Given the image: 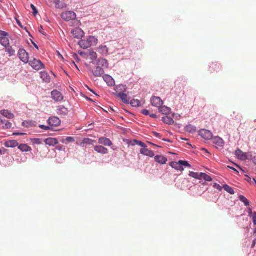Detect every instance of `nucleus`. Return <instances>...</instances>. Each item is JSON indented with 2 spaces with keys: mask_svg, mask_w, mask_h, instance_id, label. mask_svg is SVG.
Returning a JSON list of instances; mask_svg holds the SVG:
<instances>
[{
  "mask_svg": "<svg viewBox=\"0 0 256 256\" xmlns=\"http://www.w3.org/2000/svg\"><path fill=\"white\" fill-rule=\"evenodd\" d=\"M252 162L256 164V156H254L253 158H252Z\"/></svg>",
  "mask_w": 256,
  "mask_h": 256,
  "instance_id": "nucleus-58",
  "label": "nucleus"
},
{
  "mask_svg": "<svg viewBox=\"0 0 256 256\" xmlns=\"http://www.w3.org/2000/svg\"><path fill=\"white\" fill-rule=\"evenodd\" d=\"M94 75L96 77H100L102 76L104 73V68H102L100 66H98L96 68L92 71Z\"/></svg>",
  "mask_w": 256,
  "mask_h": 256,
  "instance_id": "nucleus-13",
  "label": "nucleus"
},
{
  "mask_svg": "<svg viewBox=\"0 0 256 256\" xmlns=\"http://www.w3.org/2000/svg\"><path fill=\"white\" fill-rule=\"evenodd\" d=\"M98 53L102 56H107L108 54L109 48L105 45H100L97 49Z\"/></svg>",
  "mask_w": 256,
  "mask_h": 256,
  "instance_id": "nucleus-10",
  "label": "nucleus"
},
{
  "mask_svg": "<svg viewBox=\"0 0 256 256\" xmlns=\"http://www.w3.org/2000/svg\"><path fill=\"white\" fill-rule=\"evenodd\" d=\"M162 120L164 123L168 124H172L174 123V120L170 116H164L162 118Z\"/></svg>",
  "mask_w": 256,
  "mask_h": 256,
  "instance_id": "nucleus-31",
  "label": "nucleus"
},
{
  "mask_svg": "<svg viewBox=\"0 0 256 256\" xmlns=\"http://www.w3.org/2000/svg\"><path fill=\"white\" fill-rule=\"evenodd\" d=\"M253 213H254V212H252V209H250V208L248 209V215H249L250 216H251L252 214H253Z\"/></svg>",
  "mask_w": 256,
  "mask_h": 256,
  "instance_id": "nucleus-57",
  "label": "nucleus"
},
{
  "mask_svg": "<svg viewBox=\"0 0 256 256\" xmlns=\"http://www.w3.org/2000/svg\"><path fill=\"white\" fill-rule=\"evenodd\" d=\"M6 52L9 54L10 56H14L15 54V50L10 46L6 48Z\"/></svg>",
  "mask_w": 256,
  "mask_h": 256,
  "instance_id": "nucleus-43",
  "label": "nucleus"
},
{
  "mask_svg": "<svg viewBox=\"0 0 256 256\" xmlns=\"http://www.w3.org/2000/svg\"><path fill=\"white\" fill-rule=\"evenodd\" d=\"M130 104L132 106L138 107L140 104V102L138 100H132L130 101Z\"/></svg>",
  "mask_w": 256,
  "mask_h": 256,
  "instance_id": "nucleus-37",
  "label": "nucleus"
},
{
  "mask_svg": "<svg viewBox=\"0 0 256 256\" xmlns=\"http://www.w3.org/2000/svg\"><path fill=\"white\" fill-rule=\"evenodd\" d=\"M0 114L8 119H12L14 118V114L10 112L8 110H2L0 111Z\"/></svg>",
  "mask_w": 256,
  "mask_h": 256,
  "instance_id": "nucleus-25",
  "label": "nucleus"
},
{
  "mask_svg": "<svg viewBox=\"0 0 256 256\" xmlns=\"http://www.w3.org/2000/svg\"><path fill=\"white\" fill-rule=\"evenodd\" d=\"M202 179H204V180L207 181V182L212 181V178H211V177L210 176H208V174H206L205 173H202V177H201V180Z\"/></svg>",
  "mask_w": 256,
  "mask_h": 256,
  "instance_id": "nucleus-38",
  "label": "nucleus"
},
{
  "mask_svg": "<svg viewBox=\"0 0 256 256\" xmlns=\"http://www.w3.org/2000/svg\"><path fill=\"white\" fill-rule=\"evenodd\" d=\"M48 123L51 126H58L60 125L61 121L57 117H52L48 119Z\"/></svg>",
  "mask_w": 256,
  "mask_h": 256,
  "instance_id": "nucleus-9",
  "label": "nucleus"
},
{
  "mask_svg": "<svg viewBox=\"0 0 256 256\" xmlns=\"http://www.w3.org/2000/svg\"><path fill=\"white\" fill-rule=\"evenodd\" d=\"M32 44H34V47H35L36 49H38V46L36 44H34V42H32Z\"/></svg>",
  "mask_w": 256,
  "mask_h": 256,
  "instance_id": "nucleus-61",
  "label": "nucleus"
},
{
  "mask_svg": "<svg viewBox=\"0 0 256 256\" xmlns=\"http://www.w3.org/2000/svg\"><path fill=\"white\" fill-rule=\"evenodd\" d=\"M19 58L24 63L28 62V54L24 49H20L18 51Z\"/></svg>",
  "mask_w": 256,
  "mask_h": 256,
  "instance_id": "nucleus-4",
  "label": "nucleus"
},
{
  "mask_svg": "<svg viewBox=\"0 0 256 256\" xmlns=\"http://www.w3.org/2000/svg\"><path fill=\"white\" fill-rule=\"evenodd\" d=\"M39 128L46 130H50L51 129L50 126H45L44 125H40Z\"/></svg>",
  "mask_w": 256,
  "mask_h": 256,
  "instance_id": "nucleus-49",
  "label": "nucleus"
},
{
  "mask_svg": "<svg viewBox=\"0 0 256 256\" xmlns=\"http://www.w3.org/2000/svg\"><path fill=\"white\" fill-rule=\"evenodd\" d=\"M246 177H247V178H246V181H248V182H252L251 181V178H250V177H249V176H246Z\"/></svg>",
  "mask_w": 256,
  "mask_h": 256,
  "instance_id": "nucleus-60",
  "label": "nucleus"
},
{
  "mask_svg": "<svg viewBox=\"0 0 256 256\" xmlns=\"http://www.w3.org/2000/svg\"><path fill=\"white\" fill-rule=\"evenodd\" d=\"M235 154L239 159H240L242 160H244L248 158V156H246V154L243 152L242 150H240L239 149L236 150Z\"/></svg>",
  "mask_w": 256,
  "mask_h": 256,
  "instance_id": "nucleus-15",
  "label": "nucleus"
},
{
  "mask_svg": "<svg viewBox=\"0 0 256 256\" xmlns=\"http://www.w3.org/2000/svg\"><path fill=\"white\" fill-rule=\"evenodd\" d=\"M126 86H124V85H120L118 86H117L116 87V90H118L119 89L120 90H122V88H124Z\"/></svg>",
  "mask_w": 256,
  "mask_h": 256,
  "instance_id": "nucleus-53",
  "label": "nucleus"
},
{
  "mask_svg": "<svg viewBox=\"0 0 256 256\" xmlns=\"http://www.w3.org/2000/svg\"><path fill=\"white\" fill-rule=\"evenodd\" d=\"M72 36L77 38L82 37L84 35V32L82 29L80 28H76L72 30Z\"/></svg>",
  "mask_w": 256,
  "mask_h": 256,
  "instance_id": "nucleus-11",
  "label": "nucleus"
},
{
  "mask_svg": "<svg viewBox=\"0 0 256 256\" xmlns=\"http://www.w3.org/2000/svg\"><path fill=\"white\" fill-rule=\"evenodd\" d=\"M150 102L153 106L157 108H160L163 104L162 100L158 96H152L151 98Z\"/></svg>",
  "mask_w": 256,
  "mask_h": 256,
  "instance_id": "nucleus-7",
  "label": "nucleus"
},
{
  "mask_svg": "<svg viewBox=\"0 0 256 256\" xmlns=\"http://www.w3.org/2000/svg\"><path fill=\"white\" fill-rule=\"evenodd\" d=\"M0 123L3 125L2 128L6 129L10 128L12 126V124L10 122L6 120H0Z\"/></svg>",
  "mask_w": 256,
  "mask_h": 256,
  "instance_id": "nucleus-30",
  "label": "nucleus"
},
{
  "mask_svg": "<svg viewBox=\"0 0 256 256\" xmlns=\"http://www.w3.org/2000/svg\"><path fill=\"white\" fill-rule=\"evenodd\" d=\"M223 188L224 189V190H226L228 193H229L231 194H234V189L232 187L230 186H228L227 184L224 185Z\"/></svg>",
  "mask_w": 256,
  "mask_h": 256,
  "instance_id": "nucleus-34",
  "label": "nucleus"
},
{
  "mask_svg": "<svg viewBox=\"0 0 256 256\" xmlns=\"http://www.w3.org/2000/svg\"><path fill=\"white\" fill-rule=\"evenodd\" d=\"M18 148L23 152H28L32 150V148L27 144H20Z\"/></svg>",
  "mask_w": 256,
  "mask_h": 256,
  "instance_id": "nucleus-28",
  "label": "nucleus"
},
{
  "mask_svg": "<svg viewBox=\"0 0 256 256\" xmlns=\"http://www.w3.org/2000/svg\"><path fill=\"white\" fill-rule=\"evenodd\" d=\"M150 116L151 118H157V116H156V114H150Z\"/></svg>",
  "mask_w": 256,
  "mask_h": 256,
  "instance_id": "nucleus-59",
  "label": "nucleus"
},
{
  "mask_svg": "<svg viewBox=\"0 0 256 256\" xmlns=\"http://www.w3.org/2000/svg\"><path fill=\"white\" fill-rule=\"evenodd\" d=\"M0 35L2 36L6 37V36L8 35V34L6 32L0 31Z\"/></svg>",
  "mask_w": 256,
  "mask_h": 256,
  "instance_id": "nucleus-52",
  "label": "nucleus"
},
{
  "mask_svg": "<svg viewBox=\"0 0 256 256\" xmlns=\"http://www.w3.org/2000/svg\"><path fill=\"white\" fill-rule=\"evenodd\" d=\"M39 32H40L43 35H45V34L44 32V28H43L42 26H40V28H39Z\"/></svg>",
  "mask_w": 256,
  "mask_h": 256,
  "instance_id": "nucleus-55",
  "label": "nucleus"
},
{
  "mask_svg": "<svg viewBox=\"0 0 256 256\" xmlns=\"http://www.w3.org/2000/svg\"><path fill=\"white\" fill-rule=\"evenodd\" d=\"M140 152L141 154H142L143 155H144V156H149L150 158H152L154 156V152L152 150L148 149L147 147H145L144 148H141L140 150Z\"/></svg>",
  "mask_w": 256,
  "mask_h": 256,
  "instance_id": "nucleus-12",
  "label": "nucleus"
},
{
  "mask_svg": "<svg viewBox=\"0 0 256 256\" xmlns=\"http://www.w3.org/2000/svg\"><path fill=\"white\" fill-rule=\"evenodd\" d=\"M0 43L4 46L6 47L9 44V40L7 37H0Z\"/></svg>",
  "mask_w": 256,
  "mask_h": 256,
  "instance_id": "nucleus-32",
  "label": "nucleus"
},
{
  "mask_svg": "<svg viewBox=\"0 0 256 256\" xmlns=\"http://www.w3.org/2000/svg\"><path fill=\"white\" fill-rule=\"evenodd\" d=\"M56 149L58 150H65V148H64L63 146H62V145H58V146L56 147Z\"/></svg>",
  "mask_w": 256,
  "mask_h": 256,
  "instance_id": "nucleus-50",
  "label": "nucleus"
},
{
  "mask_svg": "<svg viewBox=\"0 0 256 256\" xmlns=\"http://www.w3.org/2000/svg\"><path fill=\"white\" fill-rule=\"evenodd\" d=\"M202 150L205 151V152H207L208 154H209V153L208 152V150H207L206 149L204 148H202Z\"/></svg>",
  "mask_w": 256,
  "mask_h": 256,
  "instance_id": "nucleus-63",
  "label": "nucleus"
},
{
  "mask_svg": "<svg viewBox=\"0 0 256 256\" xmlns=\"http://www.w3.org/2000/svg\"><path fill=\"white\" fill-rule=\"evenodd\" d=\"M221 69V66L218 62H212L210 66V72L211 73L217 72Z\"/></svg>",
  "mask_w": 256,
  "mask_h": 256,
  "instance_id": "nucleus-8",
  "label": "nucleus"
},
{
  "mask_svg": "<svg viewBox=\"0 0 256 256\" xmlns=\"http://www.w3.org/2000/svg\"><path fill=\"white\" fill-rule=\"evenodd\" d=\"M212 143L218 146L222 147L224 144V142L222 138L220 137H215L212 139Z\"/></svg>",
  "mask_w": 256,
  "mask_h": 256,
  "instance_id": "nucleus-17",
  "label": "nucleus"
},
{
  "mask_svg": "<svg viewBox=\"0 0 256 256\" xmlns=\"http://www.w3.org/2000/svg\"><path fill=\"white\" fill-rule=\"evenodd\" d=\"M136 144H138L140 146H142V148H144L145 147H147L146 144L142 142L138 141V140H134L133 142H132V145L134 146Z\"/></svg>",
  "mask_w": 256,
  "mask_h": 256,
  "instance_id": "nucleus-36",
  "label": "nucleus"
},
{
  "mask_svg": "<svg viewBox=\"0 0 256 256\" xmlns=\"http://www.w3.org/2000/svg\"><path fill=\"white\" fill-rule=\"evenodd\" d=\"M252 182H254V183L256 184V178H253Z\"/></svg>",
  "mask_w": 256,
  "mask_h": 256,
  "instance_id": "nucleus-64",
  "label": "nucleus"
},
{
  "mask_svg": "<svg viewBox=\"0 0 256 256\" xmlns=\"http://www.w3.org/2000/svg\"><path fill=\"white\" fill-rule=\"evenodd\" d=\"M40 78L46 82H50V76L46 72H42L40 74Z\"/></svg>",
  "mask_w": 256,
  "mask_h": 256,
  "instance_id": "nucleus-24",
  "label": "nucleus"
},
{
  "mask_svg": "<svg viewBox=\"0 0 256 256\" xmlns=\"http://www.w3.org/2000/svg\"><path fill=\"white\" fill-rule=\"evenodd\" d=\"M199 134L202 138L205 140H210L212 138V132L206 130H200L199 131Z\"/></svg>",
  "mask_w": 256,
  "mask_h": 256,
  "instance_id": "nucleus-5",
  "label": "nucleus"
},
{
  "mask_svg": "<svg viewBox=\"0 0 256 256\" xmlns=\"http://www.w3.org/2000/svg\"><path fill=\"white\" fill-rule=\"evenodd\" d=\"M94 150L98 153L101 154H106L108 153V150L102 146H94Z\"/></svg>",
  "mask_w": 256,
  "mask_h": 256,
  "instance_id": "nucleus-20",
  "label": "nucleus"
},
{
  "mask_svg": "<svg viewBox=\"0 0 256 256\" xmlns=\"http://www.w3.org/2000/svg\"><path fill=\"white\" fill-rule=\"evenodd\" d=\"M202 172L198 173L193 172H190L189 176L197 180H201Z\"/></svg>",
  "mask_w": 256,
  "mask_h": 256,
  "instance_id": "nucleus-33",
  "label": "nucleus"
},
{
  "mask_svg": "<svg viewBox=\"0 0 256 256\" xmlns=\"http://www.w3.org/2000/svg\"><path fill=\"white\" fill-rule=\"evenodd\" d=\"M95 140L90 138H84L82 144H93L95 142Z\"/></svg>",
  "mask_w": 256,
  "mask_h": 256,
  "instance_id": "nucleus-39",
  "label": "nucleus"
},
{
  "mask_svg": "<svg viewBox=\"0 0 256 256\" xmlns=\"http://www.w3.org/2000/svg\"><path fill=\"white\" fill-rule=\"evenodd\" d=\"M89 54L90 58L92 60H95L98 58L96 53L94 51L90 52Z\"/></svg>",
  "mask_w": 256,
  "mask_h": 256,
  "instance_id": "nucleus-42",
  "label": "nucleus"
},
{
  "mask_svg": "<svg viewBox=\"0 0 256 256\" xmlns=\"http://www.w3.org/2000/svg\"><path fill=\"white\" fill-rule=\"evenodd\" d=\"M251 217L252 218L253 223L254 225H256V212H254L252 214L251 216Z\"/></svg>",
  "mask_w": 256,
  "mask_h": 256,
  "instance_id": "nucleus-48",
  "label": "nucleus"
},
{
  "mask_svg": "<svg viewBox=\"0 0 256 256\" xmlns=\"http://www.w3.org/2000/svg\"><path fill=\"white\" fill-rule=\"evenodd\" d=\"M4 146L6 148H16L18 146V143L16 140H12L6 142L4 143Z\"/></svg>",
  "mask_w": 256,
  "mask_h": 256,
  "instance_id": "nucleus-23",
  "label": "nucleus"
},
{
  "mask_svg": "<svg viewBox=\"0 0 256 256\" xmlns=\"http://www.w3.org/2000/svg\"><path fill=\"white\" fill-rule=\"evenodd\" d=\"M16 22H17L18 24L20 26H22V25H21V23H20V22L18 20H16Z\"/></svg>",
  "mask_w": 256,
  "mask_h": 256,
  "instance_id": "nucleus-62",
  "label": "nucleus"
},
{
  "mask_svg": "<svg viewBox=\"0 0 256 256\" xmlns=\"http://www.w3.org/2000/svg\"><path fill=\"white\" fill-rule=\"evenodd\" d=\"M98 143L106 146H112V143L111 140L106 138L102 137L98 139Z\"/></svg>",
  "mask_w": 256,
  "mask_h": 256,
  "instance_id": "nucleus-14",
  "label": "nucleus"
},
{
  "mask_svg": "<svg viewBox=\"0 0 256 256\" xmlns=\"http://www.w3.org/2000/svg\"><path fill=\"white\" fill-rule=\"evenodd\" d=\"M153 134L155 136H156L157 138H161V136H160V134H159V133H158L156 132H153Z\"/></svg>",
  "mask_w": 256,
  "mask_h": 256,
  "instance_id": "nucleus-54",
  "label": "nucleus"
},
{
  "mask_svg": "<svg viewBox=\"0 0 256 256\" xmlns=\"http://www.w3.org/2000/svg\"><path fill=\"white\" fill-rule=\"evenodd\" d=\"M46 144L49 146H54L58 144V140L56 138H48L44 140Z\"/></svg>",
  "mask_w": 256,
  "mask_h": 256,
  "instance_id": "nucleus-18",
  "label": "nucleus"
},
{
  "mask_svg": "<svg viewBox=\"0 0 256 256\" xmlns=\"http://www.w3.org/2000/svg\"><path fill=\"white\" fill-rule=\"evenodd\" d=\"M98 66H101L102 68H107L108 67V60L104 58H100L98 61Z\"/></svg>",
  "mask_w": 256,
  "mask_h": 256,
  "instance_id": "nucleus-21",
  "label": "nucleus"
},
{
  "mask_svg": "<svg viewBox=\"0 0 256 256\" xmlns=\"http://www.w3.org/2000/svg\"><path fill=\"white\" fill-rule=\"evenodd\" d=\"M30 7L33 10L32 14H34V16H36L37 14L38 13V12L36 8V6L33 4H30Z\"/></svg>",
  "mask_w": 256,
  "mask_h": 256,
  "instance_id": "nucleus-47",
  "label": "nucleus"
},
{
  "mask_svg": "<svg viewBox=\"0 0 256 256\" xmlns=\"http://www.w3.org/2000/svg\"><path fill=\"white\" fill-rule=\"evenodd\" d=\"M170 166L174 168L180 170L181 172L183 171L184 170L183 167H182L180 164H179V162H172L170 164Z\"/></svg>",
  "mask_w": 256,
  "mask_h": 256,
  "instance_id": "nucleus-27",
  "label": "nucleus"
},
{
  "mask_svg": "<svg viewBox=\"0 0 256 256\" xmlns=\"http://www.w3.org/2000/svg\"><path fill=\"white\" fill-rule=\"evenodd\" d=\"M239 199L242 202H244V205L246 206H248L250 205L249 201L244 196H242V195L240 196Z\"/></svg>",
  "mask_w": 256,
  "mask_h": 256,
  "instance_id": "nucleus-35",
  "label": "nucleus"
},
{
  "mask_svg": "<svg viewBox=\"0 0 256 256\" xmlns=\"http://www.w3.org/2000/svg\"><path fill=\"white\" fill-rule=\"evenodd\" d=\"M75 142V140L73 137H67L65 140H61L62 142L64 143L65 142Z\"/></svg>",
  "mask_w": 256,
  "mask_h": 256,
  "instance_id": "nucleus-45",
  "label": "nucleus"
},
{
  "mask_svg": "<svg viewBox=\"0 0 256 256\" xmlns=\"http://www.w3.org/2000/svg\"><path fill=\"white\" fill-rule=\"evenodd\" d=\"M52 97L56 102H61L64 96L60 92L57 90H54L51 92Z\"/></svg>",
  "mask_w": 256,
  "mask_h": 256,
  "instance_id": "nucleus-6",
  "label": "nucleus"
},
{
  "mask_svg": "<svg viewBox=\"0 0 256 256\" xmlns=\"http://www.w3.org/2000/svg\"><path fill=\"white\" fill-rule=\"evenodd\" d=\"M62 18L67 22L74 20L76 18V14L72 11L63 12L61 14Z\"/></svg>",
  "mask_w": 256,
  "mask_h": 256,
  "instance_id": "nucleus-3",
  "label": "nucleus"
},
{
  "mask_svg": "<svg viewBox=\"0 0 256 256\" xmlns=\"http://www.w3.org/2000/svg\"><path fill=\"white\" fill-rule=\"evenodd\" d=\"M179 164H180V165L182 167V166H186V167H188L190 168H191V166L186 161L184 160H180Z\"/></svg>",
  "mask_w": 256,
  "mask_h": 256,
  "instance_id": "nucleus-44",
  "label": "nucleus"
},
{
  "mask_svg": "<svg viewBox=\"0 0 256 256\" xmlns=\"http://www.w3.org/2000/svg\"><path fill=\"white\" fill-rule=\"evenodd\" d=\"M98 40L93 36H90L86 39L82 40L79 42V45L80 48L84 49L88 48L92 46L97 44Z\"/></svg>",
  "mask_w": 256,
  "mask_h": 256,
  "instance_id": "nucleus-1",
  "label": "nucleus"
},
{
  "mask_svg": "<svg viewBox=\"0 0 256 256\" xmlns=\"http://www.w3.org/2000/svg\"><path fill=\"white\" fill-rule=\"evenodd\" d=\"M116 96L120 98V100L124 103V104H128L130 101V98L128 97V95L124 92H120L117 94Z\"/></svg>",
  "mask_w": 256,
  "mask_h": 256,
  "instance_id": "nucleus-19",
  "label": "nucleus"
},
{
  "mask_svg": "<svg viewBox=\"0 0 256 256\" xmlns=\"http://www.w3.org/2000/svg\"><path fill=\"white\" fill-rule=\"evenodd\" d=\"M154 160L156 162L162 164H166V162L168 161L167 158L166 157L162 156H156L154 158Z\"/></svg>",
  "mask_w": 256,
  "mask_h": 256,
  "instance_id": "nucleus-22",
  "label": "nucleus"
},
{
  "mask_svg": "<svg viewBox=\"0 0 256 256\" xmlns=\"http://www.w3.org/2000/svg\"><path fill=\"white\" fill-rule=\"evenodd\" d=\"M142 113L143 114L146 115V116H148L150 114V112L147 110H143L142 111Z\"/></svg>",
  "mask_w": 256,
  "mask_h": 256,
  "instance_id": "nucleus-51",
  "label": "nucleus"
},
{
  "mask_svg": "<svg viewBox=\"0 0 256 256\" xmlns=\"http://www.w3.org/2000/svg\"><path fill=\"white\" fill-rule=\"evenodd\" d=\"M32 123L31 121L26 120L22 122V126L28 128L32 126Z\"/></svg>",
  "mask_w": 256,
  "mask_h": 256,
  "instance_id": "nucleus-46",
  "label": "nucleus"
},
{
  "mask_svg": "<svg viewBox=\"0 0 256 256\" xmlns=\"http://www.w3.org/2000/svg\"><path fill=\"white\" fill-rule=\"evenodd\" d=\"M55 4L56 7L62 9L66 6L65 4L64 3L61 2L60 0H56L55 1Z\"/></svg>",
  "mask_w": 256,
  "mask_h": 256,
  "instance_id": "nucleus-40",
  "label": "nucleus"
},
{
  "mask_svg": "<svg viewBox=\"0 0 256 256\" xmlns=\"http://www.w3.org/2000/svg\"><path fill=\"white\" fill-rule=\"evenodd\" d=\"M159 111L162 114L166 115L170 112L171 109L166 106H160L159 108Z\"/></svg>",
  "mask_w": 256,
  "mask_h": 256,
  "instance_id": "nucleus-26",
  "label": "nucleus"
},
{
  "mask_svg": "<svg viewBox=\"0 0 256 256\" xmlns=\"http://www.w3.org/2000/svg\"><path fill=\"white\" fill-rule=\"evenodd\" d=\"M68 110L64 106H59L58 109V114L60 115L66 116L68 114Z\"/></svg>",
  "mask_w": 256,
  "mask_h": 256,
  "instance_id": "nucleus-29",
  "label": "nucleus"
},
{
  "mask_svg": "<svg viewBox=\"0 0 256 256\" xmlns=\"http://www.w3.org/2000/svg\"><path fill=\"white\" fill-rule=\"evenodd\" d=\"M186 130L190 132H193L196 131V128L192 125H188L186 127Z\"/></svg>",
  "mask_w": 256,
  "mask_h": 256,
  "instance_id": "nucleus-41",
  "label": "nucleus"
},
{
  "mask_svg": "<svg viewBox=\"0 0 256 256\" xmlns=\"http://www.w3.org/2000/svg\"><path fill=\"white\" fill-rule=\"evenodd\" d=\"M14 136H24L26 134L24 133H20V132H15L13 134Z\"/></svg>",
  "mask_w": 256,
  "mask_h": 256,
  "instance_id": "nucleus-56",
  "label": "nucleus"
},
{
  "mask_svg": "<svg viewBox=\"0 0 256 256\" xmlns=\"http://www.w3.org/2000/svg\"><path fill=\"white\" fill-rule=\"evenodd\" d=\"M30 65L35 70H39L44 68V65L40 60L34 58L33 60L30 61Z\"/></svg>",
  "mask_w": 256,
  "mask_h": 256,
  "instance_id": "nucleus-2",
  "label": "nucleus"
},
{
  "mask_svg": "<svg viewBox=\"0 0 256 256\" xmlns=\"http://www.w3.org/2000/svg\"><path fill=\"white\" fill-rule=\"evenodd\" d=\"M103 78L108 86H112L114 85V80L110 76L107 74L104 75L103 76Z\"/></svg>",
  "mask_w": 256,
  "mask_h": 256,
  "instance_id": "nucleus-16",
  "label": "nucleus"
}]
</instances>
